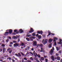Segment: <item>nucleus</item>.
Returning <instances> with one entry per match:
<instances>
[{"label": "nucleus", "instance_id": "a211bd4d", "mask_svg": "<svg viewBox=\"0 0 62 62\" xmlns=\"http://www.w3.org/2000/svg\"><path fill=\"white\" fill-rule=\"evenodd\" d=\"M57 59L58 60H60V57L59 56H58L57 57Z\"/></svg>", "mask_w": 62, "mask_h": 62}, {"label": "nucleus", "instance_id": "58836bf2", "mask_svg": "<svg viewBox=\"0 0 62 62\" xmlns=\"http://www.w3.org/2000/svg\"><path fill=\"white\" fill-rule=\"evenodd\" d=\"M15 55H16V56H17V57H19V55H18L17 54H16Z\"/></svg>", "mask_w": 62, "mask_h": 62}, {"label": "nucleus", "instance_id": "3c124183", "mask_svg": "<svg viewBox=\"0 0 62 62\" xmlns=\"http://www.w3.org/2000/svg\"><path fill=\"white\" fill-rule=\"evenodd\" d=\"M2 48H0V52H2Z\"/></svg>", "mask_w": 62, "mask_h": 62}, {"label": "nucleus", "instance_id": "0e129e2a", "mask_svg": "<svg viewBox=\"0 0 62 62\" xmlns=\"http://www.w3.org/2000/svg\"><path fill=\"white\" fill-rule=\"evenodd\" d=\"M36 61L38 62H39V61L38 60H37Z\"/></svg>", "mask_w": 62, "mask_h": 62}, {"label": "nucleus", "instance_id": "393cba45", "mask_svg": "<svg viewBox=\"0 0 62 62\" xmlns=\"http://www.w3.org/2000/svg\"><path fill=\"white\" fill-rule=\"evenodd\" d=\"M1 46L3 47H4L5 46V45L4 44H2L1 45Z\"/></svg>", "mask_w": 62, "mask_h": 62}, {"label": "nucleus", "instance_id": "8fccbe9b", "mask_svg": "<svg viewBox=\"0 0 62 62\" xmlns=\"http://www.w3.org/2000/svg\"><path fill=\"white\" fill-rule=\"evenodd\" d=\"M12 61L13 62H14L15 61L14 59H12Z\"/></svg>", "mask_w": 62, "mask_h": 62}, {"label": "nucleus", "instance_id": "bf43d9fd", "mask_svg": "<svg viewBox=\"0 0 62 62\" xmlns=\"http://www.w3.org/2000/svg\"><path fill=\"white\" fill-rule=\"evenodd\" d=\"M44 57L45 58H46L47 57V56H44Z\"/></svg>", "mask_w": 62, "mask_h": 62}, {"label": "nucleus", "instance_id": "2eb2a0df", "mask_svg": "<svg viewBox=\"0 0 62 62\" xmlns=\"http://www.w3.org/2000/svg\"><path fill=\"white\" fill-rule=\"evenodd\" d=\"M18 38V37H17L14 36L12 37V38L13 39H17Z\"/></svg>", "mask_w": 62, "mask_h": 62}, {"label": "nucleus", "instance_id": "bb28decb", "mask_svg": "<svg viewBox=\"0 0 62 62\" xmlns=\"http://www.w3.org/2000/svg\"><path fill=\"white\" fill-rule=\"evenodd\" d=\"M35 34V33H33L32 34V35L33 36H36V34Z\"/></svg>", "mask_w": 62, "mask_h": 62}, {"label": "nucleus", "instance_id": "e433bc0d", "mask_svg": "<svg viewBox=\"0 0 62 62\" xmlns=\"http://www.w3.org/2000/svg\"><path fill=\"white\" fill-rule=\"evenodd\" d=\"M55 54L56 56H58L59 55V54L58 53H56Z\"/></svg>", "mask_w": 62, "mask_h": 62}, {"label": "nucleus", "instance_id": "2f4dec72", "mask_svg": "<svg viewBox=\"0 0 62 62\" xmlns=\"http://www.w3.org/2000/svg\"><path fill=\"white\" fill-rule=\"evenodd\" d=\"M18 54L19 56V57H21V54L20 53H18Z\"/></svg>", "mask_w": 62, "mask_h": 62}, {"label": "nucleus", "instance_id": "423d86ee", "mask_svg": "<svg viewBox=\"0 0 62 62\" xmlns=\"http://www.w3.org/2000/svg\"><path fill=\"white\" fill-rule=\"evenodd\" d=\"M33 46H37V42L36 41H33Z\"/></svg>", "mask_w": 62, "mask_h": 62}, {"label": "nucleus", "instance_id": "4468645a", "mask_svg": "<svg viewBox=\"0 0 62 62\" xmlns=\"http://www.w3.org/2000/svg\"><path fill=\"white\" fill-rule=\"evenodd\" d=\"M58 39L56 37H54V39L53 40L54 42V41H55L56 40Z\"/></svg>", "mask_w": 62, "mask_h": 62}, {"label": "nucleus", "instance_id": "cd10ccee", "mask_svg": "<svg viewBox=\"0 0 62 62\" xmlns=\"http://www.w3.org/2000/svg\"><path fill=\"white\" fill-rule=\"evenodd\" d=\"M30 59L31 60H34V58L32 57H31Z\"/></svg>", "mask_w": 62, "mask_h": 62}, {"label": "nucleus", "instance_id": "9d476101", "mask_svg": "<svg viewBox=\"0 0 62 62\" xmlns=\"http://www.w3.org/2000/svg\"><path fill=\"white\" fill-rule=\"evenodd\" d=\"M51 59L52 61H54L55 60H54V56L53 55L51 56Z\"/></svg>", "mask_w": 62, "mask_h": 62}, {"label": "nucleus", "instance_id": "603ef678", "mask_svg": "<svg viewBox=\"0 0 62 62\" xmlns=\"http://www.w3.org/2000/svg\"><path fill=\"white\" fill-rule=\"evenodd\" d=\"M8 58L9 59V60H11V58L10 57H8Z\"/></svg>", "mask_w": 62, "mask_h": 62}, {"label": "nucleus", "instance_id": "a18cd8bd", "mask_svg": "<svg viewBox=\"0 0 62 62\" xmlns=\"http://www.w3.org/2000/svg\"><path fill=\"white\" fill-rule=\"evenodd\" d=\"M10 44L12 45L13 44V42H10Z\"/></svg>", "mask_w": 62, "mask_h": 62}, {"label": "nucleus", "instance_id": "e2e57ef3", "mask_svg": "<svg viewBox=\"0 0 62 62\" xmlns=\"http://www.w3.org/2000/svg\"><path fill=\"white\" fill-rule=\"evenodd\" d=\"M24 60H22V62H24Z\"/></svg>", "mask_w": 62, "mask_h": 62}, {"label": "nucleus", "instance_id": "052dcab7", "mask_svg": "<svg viewBox=\"0 0 62 62\" xmlns=\"http://www.w3.org/2000/svg\"><path fill=\"white\" fill-rule=\"evenodd\" d=\"M18 42H19L20 41V39H19L18 40Z\"/></svg>", "mask_w": 62, "mask_h": 62}, {"label": "nucleus", "instance_id": "4be33fe9", "mask_svg": "<svg viewBox=\"0 0 62 62\" xmlns=\"http://www.w3.org/2000/svg\"><path fill=\"white\" fill-rule=\"evenodd\" d=\"M43 51V48H42L41 47V50H40V52L41 53Z\"/></svg>", "mask_w": 62, "mask_h": 62}, {"label": "nucleus", "instance_id": "412c9836", "mask_svg": "<svg viewBox=\"0 0 62 62\" xmlns=\"http://www.w3.org/2000/svg\"><path fill=\"white\" fill-rule=\"evenodd\" d=\"M26 39L27 40V41H29L30 40H29V39L28 38H26Z\"/></svg>", "mask_w": 62, "mask_h": 62}, {"label": "nucleus", "instance_id": "f3484780", "mask_svg": "<svg viewBox=\"0 0 62 62\" xmlns=\"http://www.w3.org/2000/svg\"><path fill=\"white\" fill-rule=\"evenodd\" d=\"M3 53H5V51H6V49H5V48L4 47L3 48Z\"/></svg>", "mask_w": 62, "mask_h": 62}, {"label": "nucleus", "instance_id": "f8f14e48", "mask_svg": "<svg viewBox=\"0 0 62 62\" xmlns=\"http://www.w3.org/2000/svg\"><path fill=\"white\" fill-rule=\"evenodd\" d=\"M12 30L11 29L9 30V32L10 34H11V33H12Z\"/></svg>", "mask_w": 62, "mask_h": 62}, {"label": "nucleus", "instance_id": "4d7b16f0", "mask_svg": "<svg viewBox=\"0 0 62 62\" xmlns=\"http://www.w3.org/2000/svg\"><path fill=\"white\" fill-rule=\"evenodd\" d=\"M37 47H39V46H40V44H38L37 45Z\"/></svg>", "mask_w": 62, "mask_h": 62}, {"label": "nucleus", "instance_id": "0eeeda50", "mask_svg": "<svg viewBox=\"0 0 62 62\" xmlns=\"http://www.w3.org/2000/svg\"><path fill=\"white\" fill-rule=\"evenodd\" d=\"M19 45V44L17 43H15L14 45V47H16V46H18Z\"/></svg>", "mask_w": 62, "mask_h": 62}, {"label": "nucleus", "instance_id": "7c9ffc66", "mask_svg": "<svg viewBox=\"0 0 62 62\" xmlns=\"http://www.w3.org/2000/svg\"><path fill=\"white\" fill-rule=\"evenodd\" d=\"M40 47H43V45L42 44H40Z\"/></svg>", "mask_w": 62, "mask_h": 62}, {"label": "nucleus", "instance_id": "5701e85b", "mask_svg": "<svg viewBox=\"0 0 62 62\" xmlns=\"http://www.w3.org/2000/svg\"><path fill=\"white\" fill-rule=\"evenodd\" d=\"M38 38L39 39H41V35H39L38 36Z\"/></svg>", "mask_w": 62, "mask_h": 62}, {"label": "nucleus", "instance_id": "9b49d317", "mask_svg": "<svg viewBox=\"0 0 62 62\" xmlns=\"http://www.w3.org/2000/svg\"><path fill=\"white\" fill-rule=\"evenodd\" d=\"M62 43V40L61 39H60V42H58V44H61Z\"/></svg>", "mask_w": 62, "mask_h": 62}, {"label": "nucleus", "instance_id": "6e6552de", "mask_svg": "<svg viewBox=\"0 0 62 62\" xmlns=\"http://www.w3.org/2000/svg\"><path fill=\"white\" fill-rule=\"evenodd\" d=\"M34 31V30L33 29V28H31V30L29 31V33H32Z\"/></svg>", "mask_w": 62, "mask_h": 62}, {"label": "nucleus", "instance_id": "c85d7f7f", "mask_svg": "<svg viewBox=\"0 0 62 62\" xmlns=\"http://www.w3.org/2000/svg\"><path fill=\"white\" fill-rule=\"evenodd\" d=\"M30 36H31V35H27L26 37H29Z\"/></svg>", "mask_w": 62, "mask_h": 62}, {"label": "nucleus", "instance_id": "5fc2aeb1", "mask_svg": "<svg viewBox=\"0 0 62 62\" xmlns=\"http://www.w3.org/2000/svg\"><path fill=\"white\" fill-rule=\"evenodd\" d=\"M31 49L32 51H33L34 50V48H32Z\"/></svg>", "mask_w": 62, "mask_h": 62}, {"label": "nucleus", "instance_id": "473e14b6", "mask_svg": "<svg viewBox=\"0 0 62 62\" xmlns=\"http://www.w3.org/2000/svg\"><path fill=\"white\" fill-rule=\"evenodd\" d=\"M48 46L49 48H51V47H52V45L50 44H49Z\"/></svg>", "mask_w": 62, "mask_h": 62}, {"label": "nucleus", "instance_id": "a878e982", "mask_svg": "<svg viewBox=\"0 0 62 62\" xmlns=\"http://www.w3.org/2000/svg\"><path fill=\"white\" fill-rule=\"evenodd\" d=\"M56 48L57 51H58L59 50V49L58 47H56Z\"/></svg>", "mask_w": 62, "mask_h": 62}, {"label": "nucleus", "instance_id": "37998d69", "mask_svg": "<svg viewBox=\"0 0 62 62\" xmlns=\"http://www.w3.org/2000/svg\"><path fill=\"white\" fill-rule=\"evenodd\" d=\"M23 59L24 60H27V59L26 57L24 58Z\"/></svg>", "mask_w": 62, "mask_h": 62}, {"label": "nucleus", "instance_id": "de8ad7c7", "mask_svg": "<svg viewBox=\"0 0 62 62\" xmlns=\"http://www.w3.org/2000/svg\"><path fill=\"white\" fill-rule=\"evenodd\" d=\"M56 45V42H54V45Z\"/></svg>", "mask_w": 62, "mask_h": 62}, {"label": "nucleus", "instance_id": "49530a36", "mask_svg": "<svg viewBox=\"0 0 62 62\" xmlns=\"http://www.w3.org/2000/svg\"><path fill=\"white\" fill-rule=\"evenodd\" d=\"M59 53L60 54H61L62 53V52H61V51L60 50L59 51Z\"/></svg>", "mask_w": 62, "mask_h": 62}, {"label": "nucleus", "instance_id": "f257e3e1", "mask_svg": "<svg viewBox=\"0 0 62 62\" xmlns=\"http://www.w3.org/2000/svg\"><path fill=\"white\" fill-rule=\"evenodd\" d=\"M48 41V39H44L42 41V43H43V44L45 45L46 43H47V41Z\"/></svg>", "mask_w": 62, "mask_h": 62}, {"label": "nucleus", "instance_id": "774afa93", "mask_svg": "<svg viewBox=\"0 0 62 62\" xmlns=\"http://www.w3.org/2000/svg\"><path fill=\"white\" fill-rule=\"evenodd\" d=\"M61 62H62V59H61Z\"/></svg>", "mask_w": 62, "mask_h": 62}, {"label": "nucleus", "instance_id": "f03ea898", "mask_svg": "<svg viewBox=\"0 0 62 62\" xmlns=\"http://www.w3.org/2000/svg\"><path fill=\"white\" fill-rule=\"evenodd\" d=\"M53 53H54V50H53V49H52L51 50L50 52V55H53Z\"/></svg>", "mask_w": 62, "mask_h": 62}, {"label": "nucleus", "instance_id": "09e8293b", "mask_svg": "<svg viewBox=\"0 0 62 62\" xmlns=\"http://www.w3.org/2000/svg\"><path fill=\"white\" fill-rule=\"evenodd\" d=\"M17 30H14V32H17Z\"/></svg>", "mask_w": 62, "mask_h": 62}, {"label": "nucleus", "instance_id": "680f3d73", "mask_svg": "<svg viewBox=\"0 0 62 62\" xmlns=\"http://www.w3.org/2000/svg\"><path fill=\"white\" fill-rule=\"evenodd\" d=\"M28 54H29V53H28L27 52V53L26 54V55H28Z\"/></svg>", "mask_w": 62, "mask_h": 62}, {"label": "nucleus", "instance_id": "7ed1b4c3", "mask_svg": "<svg viewBox=\"0 0 62 62\" xmlns=\"http://www.w3.org/2000/svg\"><path fill=\"white\" fill-rule=\"evenodd\" d=\"M7 51H9V54H11V52H12V50L11 49H10V48H9L7 49Z\"/></svg>", "mask_w": 62, "mask_h": 62}, {"label": "nucleus", "instance_id": "b1692460", "mask_svg": "<svg viewBox=\"0 0 62 62\" xmlns=\"http://www.w3.org/2000/svg\"><path fill=\"white\" fill-rule=\"evenodd\" d=\"M9 41V39H7L6 40V42H8Z\"/></svg>", "mask_w": 62, "mask_h": 62}, {"label": "nucleus", "instance_id": "6ab92c4d", "mask_svg": "<svg viewBox=\"0 0 62 62\" xmlns=\"http://www.w3.org/2000/svg\"><path fill=\"white\" fill-rule=\"evenodd\" d=\"M7 34H8V32H6L4 34V36H7Z\"/></svg>", "mask_w": 62, "mask_h": 62}, {"label": "nucleus", "instance_id": "72a5a7b5", "mask_svg": "<svg viewBox=\"0 0 62 62\" xmlns=\"http://www.w3.org/2000/svg\"><path fill=\"white\" fill-rule=\"evenodd\" d=\"M48 32L49 33L48 35H51V32H49L50 31H48Z\"/></svg>", "mask_w": 62, "mask_h": 62}, {"label": "nucleus", "instance_id": "ddd939ff", "mask_svg": "<svg viewBox=\"0 0 62 62\" xmlns=\"http://www.w3.org/2000/svg\"><path fill=\"white\" fill-rule=\"evenodd\" d=\"M33 54H34L35 56L36 57H37V56H38V54H37L36 53H35L34 52H33Z\"/></svg>", "mask_w": 62, "mask_h": 62}, {"label": "nucleus", "instance_id": "f704fd0d", "mask_svg": "<svg viewBox=\"0 0 62 62\" xmlns=\"http://www.w3.org/2000/svg\"><path fill=\"white\" fill-rule=\"evenodd\" d=\"M34 60H36V61H37L38 59V58H36V57H35L34 58Z\"/></svg>", "mask_w": 62, "mask_h": 62}, {"label": "nucleus", "instance_id": "1a4fd4ad", "mask_svg": "<svg viewBox=\"0 0 62 62\" xmlns=\"http://www.w3.org/2000/svg\"><path fill=\"white\" fill-rule=\"evenodd\" d=\"M53 40V39H49L48 42L49 43H51L52 42Z\"/></svg>", "mask_w": 62, "mask_h": 62}, {"label": "nucleus", "instance_id": "39448f33", "mask_svg": "<svg viewBox=\"0 0 62 62\" xmlns=\"http://www.w3.org/2000/svg\"><path fill=\"white\" fill-rule=\"evenodd\" d=\"M37 33L38 34H41V35H42L43 32H42V31H37Z\"/></svg>", "mask_w": 62, "mask_h": 62}, {"label": "nucleus", "instance_id": "20e7f679", "mask_svg": "<svg viewBox=\"0 0 62 62\" xmlns=\"http://www.w3.org/2000/svg\"><path fill=\"white\" fill-rule=\"evenodd\" d=\"M30 39L31 41H33V40L32 39H35V37H33V36H31V37H30Z\"/></svg>", "mask_w": 62, "mask_h": 62}, {"label": "nucleus", "instance_id": "a19ab883", "mask_svg": "<svg viewBox=\"0 0 62 62\" xmlns=\"http://www.w3.org/2000/svg\"><path fill=\"white\" fill-rule=\"evenodd\" d=\"M13 43H16L17 42L16 41H13Z\"/></svg>", "mask_w": 62, "mask_h": 62}, {"label": "nucleus", "instance_id": "c03bdc74", "mask_svg": "<svg viewBox=\"0 0 62 62\" xmlns=\"http://www.w3.org/2000/svg\"><path fill=\"white\" fill-rule=\"evenodd\" d=\"M27 62H31V61H30V60H28L27 61Z\"/></svg>", "mask_w": 62, "mask_h": 62}, {"label": "nucleus", "instance_id": "c9c22d12", "mask_svg": "<svg viewBox=\"0 0 62 62\" xmlns=\"http://www.w3.org/2000/svg\"><path fill=\"white\" fill-rule=\"evenodd\" d=\"M20 53L22 55H23V56H24V54H23V53L22 52H21Z\"/></svg>", "mask_w": 62, "mask_h": 62}, {"label": "nucleus", "instance_id": "aec40b11", "mask_svg": "<svg viewBox=\"0 0 62 62\" xmlns=\"http://www.w3.org/2000/svg\"><path fill=\"white\" fill-rule=\"evenodd\" d=\"M41 59L42 60H44V58L43 57H42L41 58Z\"/></svg>", "mask_w": 62, "mask_h": 62}, {"label": "nucleus", "instance_id": "79ce46f5", "mask_svg": "<svg viewBox=\"0 0 62 62\" xmlns=\"http://www.w3.org/2000/svg\"><path fill=\"white\" fill-rule=\"evenodd\" d=\"M30 54H31V55H34V54H33V53H32V52H30Z\"/></svg>", "mask_w": 62, "mask_h": 62}, {"label": "nucleus", "instance_id": "c756f323", "mask_svg": "<svg viewBox=\"0 0 62 62\" xmlns=\"http://www.w3.org/2000/svg\"><path fill=\"white\" fill-rule=\"evenodd\" d=\"M37 56L38 57V58H40V56L39 54H38L37 55Z\"/></svg>", "mask_w": 62, "mask_h": 62}, {"label": "nucleus", "instance_id": "6e6d98bb", "mask_svg": "<svg viewBox=\"0 0 62 62\" xmlns=\"http://www.w3.org/2000/svg\"><path fill=\"white\" fill-rule=\"evenodd\" d=\"M38 36H39V34H36V37H38Z\"/></svg>", "mask_w": 62, "mask_h": 62}, {"label": "nucleus", "instance_id": "ea45409f", "mask_svg": "<svg viewBox=\"0 0 62 62\" xmlns=\"http://www.w3.org/2000/svg\"><path fill=\"white\" fill-rule=\"evenodd\" d=\"M21 45H22V46H24V43H21Z\"/></svg>", "mask_w": 62, "mask_h": 62}, {"label": "nucleus", "instance_id": "864d4df0", "mask_svg": "<svg viewBox=\"0 0 62 62\" xmlns=\"http://www.w3.org/2000/svg\"><path fill=\"white\" fill-rule=\"evenodd\" d=\"M51 35H53V36L54 35H55V34L54 33H52Z\"/></svg>", "mask_w": 62, "mask_h": 62}, {"label": "nucleus", "instance_id": "338daca9", "mask_svg": "<svg viewBox=\"0 0 62 62\" xmlns=\"http://www.w3.org/2000/svg\"><path fill=\"white\" fill-rule=\"evenodd\" d=\"M55 59L56 60V59H57V57H55Z\"/></svg>", "mask_w": 62, "mask_h": 62}, {"label": "nucleus", "instance_id": "69168bd1", "mask_svg": "<svg viewBox=\"0 0 62 62\" xmlns=\"http://www.w3.org/2000/svg\"><path fill=\"white\" fill-rule=\"evenodd\" d=\"M13 35H15V33H13Z\"/></svg>", "mask_w": 62, "mask_h": 62}, {"label": "nucleus", "instance_id": "13d9d810", "mask_svg": "<svg viewBox=\"0 0 62 62\" xmlns=\"http://www.w3.org/2000/svg\"><path fill=\"white\" fill-rule=\"evenodd\" d=\"M8 38L9 39H11V38L10 37H9Z\"/></svg>", "mask_w": 62, "mask_h": 62}, {"label": "nucleus", "instance_id": "dca6fc26", "mask_svg": "<svg viewBox=\"0 0 62 62\" xmlns=\"http://www.w3.org/2000/svg\"><path fill=\"white\" fill-rule=\"evenodd\" d=\"M19 31V32H20V33H23V30H22V29H20Z\"/></svg>", "mask_w": 62, "mask_h": 62}, {"label": "nucleus", "instance_id": "4c0bfd02", "mask_svg": "<svg viewBox=\"0 0 62 62\" xmlns=\"http://www.w3.org/2000/svg\"><path fill=\"white\" fill-rule=\"evenodd\" d=\"M45 60L46 62H48V60L47 59H45Z\"/></svg>", "mask_w": 62, "mask_h": 62}]
</instances>
